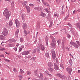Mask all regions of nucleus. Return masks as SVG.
Instances as JSON below:
<instances>
[{
  "instance_id": "nucleus-47",
  "label": "nucleus",
  "mask_w": 80,
  "mask_h": 80,
  "mask_svg": "<svg viewBox=\"0 0 80 80\" xmlns=\"http://www.w3.org/2000/svg\"><path fill=\"white\" fill-rule=\"evenodd\" d=\"M14 3L13 2H12L11 3V5L12 6V7H13L14 6Z\"/></svg>"
},
{
  "instance_id": "nucleus-46",
  "label": "nucleus",
  "mask_w": 80,
  "mask_h": 80,
  "mask_svg": "<svg viewBox=\"0 0 80 80\" xmlns=\"http://www.w3.org/2000/svg\"><path fill=\"white\" fill-rule=\"evenodd\" d=\"M68 36V37L69 38H71V36H70L69 35V34H68L67 35Z\"/></svg>"
},
{
  "instance_id": "nucleus-4",
  "label": "nucleus",
  "mask_w": 80,
  "mask_h": 80,
  "mask_svg": "<svg viewBox=\"0 0 80 80\" xmlns=\"http://www.w3.org/2000/svg\"><path fill=\"white\" fill-rule=\"evenodd\" d=\"M51 52H52V59L53 60H56V54H55V50H52Z\"/></svg>"
},
{
  "instance_id": "nucleus-2",
  "label": "nucleus",
  "mask_w": 80,
  "mask_h": 80,
  "mask_svg": "<svg viewBox=\"0 0 80 80\" xmlns=\"http://www.w3.org/2000/svg\"><path fill=\"white\" fill-rule=\"evenodd\" d=\"M4 14L5 16L6 17V18L8 19V18L9 17V12L8 11V9H6L4 11Z\"/></svg>"
},
{
  "instance_id": "nucleus-29",
  "label": "nucleus",
  "mask_w": 80,
  "mask_h": 80,
  "mask_svg": "<svg viewBox=\"0 0 80 80\" xmlns=\"http://www.w3.org/2000/svg\"><path fill=\"white\" fill-rule=\"evenodd\" d=\"M44 10L46 11V12H47L48 13H49V11L48 10V9L47 8H46V9H44Z\"/></svg>"
},
{
  "instance_id": "nucleus-62",
  "label": "nucleus",
  "mask_w": 80,
  "mask_h": 80,
  "mask_svg": "<svg viewBox=\"0 0 80 80\" xmlns=\"http://www.w3.org/2000/svg\"><path fill=\"white\" fill-rule=\"evenodd\" d=\"M69 17V15H68L65 18H68Z\"/></svg>"
},
{
  "instance_id": "nucleus-1",
  "label": "nucleus",
  "mask_w": 80,
  "mask_h": 80,
  "mask_svg": "<svg viewBox=\"0 0 80 80\" xmlns=\"http://www.w3.org/2000/svg\"><path fill=\"white\" fill-rule=\"evenodd\" d=\"M27 3V1H25L23 3H22V4L23 5V6H25V8H26L27 10L28 13H29L30 12V8L28 6L26 5Z\"/></svg>"
},
{
  "instance_id": "nucleus-63",
  "label": "nucleus",
  "mask_w": 80,
  "mask_h": 80,
  "mask_svg": "<svg viewBox=\"0 0 80 80\" xmlns=\"http://www.w3.org/2000/svg\"><path fill=\"white\" fill-rule=\"evenodd\" d=\"M78 12H80V9H78Z\"/></svg>"
},
{
  "instance_id": "nucleus-38",
  "label": "nucleus",
  "mask_w": 80,
  "mask_h": 80,
  "mask_svg": "<svg viewBox=\"0 0 80 80\" xmlns=\"http://www.w3.org/2000/svg\"><path fill=\"white\" fill-rule=\"evenodd\" d=\"M10 41L11 42H16V41L14 40V39H11Z\"/></svg>"
},
{
  "instance_id": "nucleus-53",
  "label": "nucleus",
  "mask_w": 80,
  "mask_h": 80,
  "mask_svg": "<svg viewBox=\"0 0 80 80\" xmlns=\"http://www.w3.org/2000/svg\"><path fill=\"white\" fill-rule=\"evenodd\" d=\"M13 49H14L16 51L17 50V48H15Z\"/></svg>"
},
{
  "instance_id": "nucleus-24",
  "label": "nucleus",
  "mask_w": 80,
  "mask_h": 80,
  "mask_svg": "<svg viewBox=\"0 0 80 80\" xmlns=\"http://www.w3.org/2000/svg\"><path fill=\"white\" fill-rule=\"evenodd\" d=\"M9 25L10 26H12L13 25V23L11 20L9 22Z\"/></svg>"
},
{
  "instance_id": "nucleus-9",
  "label": "nucleus",
  "mask_w": 80,
  "mask_h": 80,
  "mask_svg": "<svg viewBox=\"0 0 80 80\" xmlns=\"http://www.w3.org/2000/svg\"><path fill=\"white\" fill-rule=\"evenodd\" d=\"M54 67L56 71L58 70L59 69V68L56 63H54Z\"/></svg>"
},
{
  "instance_id": "nucleus-41",
  "label": "nucleus",
  "mask_w": 80,
  "mask_h": 80,
  "mask_svg": "<svg viewBox=\"0 0 80 80\" xmlns=\"http://www.w3.org/2000/svg\"><path fill=\"white\" fill-rule=\"evenodd\" d=\"M68 26H69L71 28L72 27V25L70 23H68Z\"/></svg>"
},
{
  "instance_id": "nucleus-48",
  "label": "nucleus",
  "mask_w": 80,
  "mask_h": 80,
  "mask_svg": "<svg viewBox=\"0 0 80 80\" xmlns=\"http://www.w3.org/2000/svg\"><path fill=\"white\" fill-rule=\"evenodd\" d=\"M62 45L63 46L64 45V42L63 41H62Z\"/></svg>"
},
{
  "instance_id": "nucleus-49",
  "label": "nucleus",
  "mask_w": 80,
  "mask_h": 80,
  "mask_svg": "<svg viewBox=\"0 0 80 80\" xmlns=\"http://www.w3.org/2000/svg\"><path fill=\"white\" fill-rule=\"evenodd\" d=\"M29 6H31V7H33V5L32 4H29Z\"/></svg>"
},
{
  "instance_id": "nucleus-54",
  "label": "nucleus",
  "mask_w": 80,
  "mask_h": 80,
  "mask_svg": "<svg viewBox=\"0 0 80 80\" xmlns=\"http://www.w3.org/2000/svg\"><path fill=\"white\" fill-rule=\"evenodd\" d=\"M71 1L72 2H75L76 1V0H71Z\"/></svg>"
},
{
  "instance_id": "nucleus-59",
  "label": "nucleus",
  "mask_w": 80,
  "mask_h": 80,
  "mask_svg": "<svg viewBox=\"0 0 80 80\" xmlns=\"http://www.w3.org/2000/svg\"><path fill=\"white\" fill-rule=\"evenodd\" d=\"M75 12H76V10H74L73 12V14H75Z\"/></svg>"
},
{
  "instance_id": "nucleus-31",
  "label": "nucleus",
  "mask_w": 80,
  "mask_h": 80,
  "mask_svg": "<svg viewBox=\"0 0 80 80\" xmlns=\"http://www.w3.org/2000/svg\"><path fill=\"white\" fill-rule=\"evenodd\" d=\"M35 76H37V77L39 76V75L38 73L37 72H36L35 73Z\"/></svg>"
},
{
  "instance_id": "nucleus-10",
  "label": "nucleus",
  "mask_w": 80,
  "mask_h": 80,
  "mask_svg": "<svg viewBox=\"0 0 80 80\" xmlns=\"http://www.w3.org/2000/svg\"><path fill=\"white\" fill-rule=\"evenodd\" d=\"M66 70L68 72L69 74H71V72L72 71V69L71 68H66Z\"/></svg>"
},
{
  "instance_id": "nucleus-14",
  "label": "nucleus",
  "mask_w": 80,
  "mask_h": 80,
  "mask_svg": "<svg viewBox=\"0 0 80 80\" xmlns=\"http://www.w3.org/2000/svg\"><path fill=\"white\" fill-rule=\"evenodd\" d=\"M48 65L49 68L53 67V64L51 62H49L48 63Z\"/></svg>"
},
{
  "instance_id": "nucleus-32",
  "label": "nucleus",
  "mask_w": 80,
  "mask_h": 80,
  "mask_svg": "<svg viewBox=\"0 0 80 80\" xmlns=\"http://www.w3.org/2000/svg\"><path fill=\"white\" fill-rule=\"evenodd\" d=\"M20 72L22 74L24 73V71H23V70L22 69H20Z\"/></svg>"
},
{
  "instance_id": "nucleus-3",
  "label": "nucleus",
  "mask_w": 80,
  "mask_h": 80,
  "mask_svg": "<svg viewBox=\"0 0 80 80\" xmlns=\"http://www.w3.org/2000/svg\"><path fill=\"white\" fill-rule=\"evenodd\" d=\"M50 37L52 40L51 44V45L54 47L55 46V43L56 42V41H55V38H53V37L52 36H51Z\"/></svg>"
},
{
  "instance_id": "nucleus-16",
  "label": "nucleus",
  "mask_w": 80,
  "mask_h": 80,
  "mask_svg": "<svg viewBox=\"0 0 80 80\" xmlns=\"http://www.w3.org/2000/svg\"><path fill=\"white\" fill-rule=\"evenodd\" d=\"M25 16L26 15L25 13H23L22 14V17L23 21H25Z\"/></svg>"
},
{
  "instance_id": "nucleus-50",
  "label": "nucleus",
  "mask_w": 80,
  "mask_h": 80,
  "mask_svg": "<svg viewBox=\"0 0 80 80\" xmlns=\"http://www.w3.org/2000/svg\"><path fill=\"white\" fill-rule=\"evenodd\" d=\"M35 59H36V58L35 57H33V58H32V60L33 61H34L35 60Z\"/></svg>"
},
{
  "instance_id": "nucleus-30",
  "label": "nucleus",
  "mask_w": 80,
  "mask_h": 80,
  "mask_svg": "<svg viewBox=\"0 0 80 80\" xmlns=\"http://www.w3.org/2000/svg\"><path fill=\"white\" fill-rule=\"evenodd\" d=\"M35 76H37V77L39 76V75L38 73L37 72H36L35 73Z\"/></svg>"
},
{
  "instance_id": "nucleus-57",
  "label": "nucleus",
  "mask_w": 80,
  "mask_h": 80,
  "mask_svg": "<svg viewBox=\"0 0 80 80\" xmlns=\"http://www.w3.org/2000/svg\"><path fill=\"white\" fill-rule=\"evenodd\" d=\"M32 80H39V79H35V78H33Z\"/></svg>"
},
{
  "instance_id": "nucleus-64",
  "label": "nucleus",
  "mask_w": 80,
  "mask_h": 80,
  "mask_svg": "<svg viewBox=\"0 0 80 80\" xmlns=\"http://www.w3.org/2000/svg\"><path fill=\"white\" fill-rule=\"evenodd\" d=\"M64 7V6H63L62 7V10H63V8Z\"/></svg>"
},
{
  "instance_id": "nucleus-22",
  "label": "nucleus",
  "mask_w": 80,
  "mask_h": 80,
  "mask_svg": "<svg viewBox=\"0 0 80 80\" xmlns=\"http://www.w3.org/2000/svg\"><path fill=\"white\" fill-rule=\"evenodd\" d=\"M4 38V37L1 35H0V39L3 40Z\"/></svg>"
},
{
  "instance_id": "nucleus-36",
  "label": "nucleus",
  "mask_w": 80,
  "mask_h": 80,
  "mask_svg": "<svg viewBox=\"0 0 80 80\" xmlns=\"http://www.w3.org/2000/svg\"><path fill=\"white\" fill-rule=\"evenodd\" d=\"M27 72L28 75H30L31 74V72L29 71H28Z\"/></svg>"
},
{
  "instance_id": "nucleus-5",
  "label": "nucleus",
  "mask_w": 80,
  "mask_h": 80,
  "mask_svg": "<svg viewBox=\"0 0 80 80\" xmlns=\"http://www.w3.org/2000/svg\"><path fill=\"white\" fill-rule=\"evenodd\" d=\"M2 34L4 36H7L8 35V31L6 29V28H4Z\"/></svg>"
},
{
  "instance_id": "nucleus-12",
  "label": "nucleus",
  "mask_w": 80,
  "mask_h": 80,
  "mask_svg": "<svg viewBox=\"0 0 80 80\" xmlns=\"http://www.w3.org/2000/svg\"><path fill=\"white\" fill-rule=\"evenodd\" d=\"M39 16H40L45 17L46 16V15L45 13H43L42 12H41L40 13V14L39 15Z\"/></svg>"
},
{
  "instance_id": "nucleus-11",
  "label": "nucleus",
  "mask_w": 80,
  "mask_h": 80,
  "mask_svg": "<svg viewBox=\"0 0 80 80\" xmlns=\"http://www.w3.org/2000/svg\"><path fill=\"white\" fill-rule=\"evenodd\" d=\"M29 53V52L28 51H25L22 53V55H27Z\"/></svg>"
},
{
  "instance_id": "nucleus-19",
  "label": "nucleus",
  "mask_w": 80,
  "mask_h": 80,
  "mask_svg": "<svg viewBox=\"0 0 80 80\" xmlns=\"http://www.w3.org/2000/svg\"><path fill=\"white\" fill-rule=\"evenodd\" d=\"M49 70L50 71V72H52L53 71V68L51 67L49 68Z\"/></svg>"
},
{
  "instance_id": "nucleus-15",
  "label": "nucleus",
  "mask_w": 80,
  "mask_h": 80,
  "mask_svg": "<svg viewBox=\"0 0 80 80\" xmlns=\"http://www.w3.org/2000/svg\"><path fill=\"white\" fill-rule=\"evenodd\" d=\"M19 32V29H17V30L15 32V36L17 37V38L18 37V33Z\"/></svg>"
},
{
  "instance_id": "nucleus-58",
  "label": "nucleus",
  "mask_w": 80,
  "mask_h": 80,
  "mask_svg": "<svg viewBox=\"0 0 80 80\" xmlns=\"http://www.w3.org/2000/svg\"><path fill=\"white\" fill-rule=\"evenodd\" d=\"M28 34H30V32L28 31Z\"/></svg>"
},
{
  "instance_id": "nucleus-6",
  "label": "nucleus",
  "mask_w": 80,
  "mask_h": 80,
  "mask_svg": "<svg viewBox=\"0 0 80 80\" xmlns=\"http://www.w3.org/2000/svg\"><path fill=\"white\" fill-rule=\"evenodd\" d=\"M57 76L62 79H67L66 76L64 75H62L60 73H58Z\"/></svg>"
},
{
  "instance_id": "nucleus-44",
  "label": "nucleus",
  "mask_w": 80,
  "mask_h": 80,
  "mask_svg": "<svg viewBox=\"0 0 80 80\" xmlns=\"http://www.w3.org/2000/svg\"><path fill=\"white\" fill-rule=\"evenodd\" d=\"M57 42H58V44H60V42H60V40H58L57 41Z\"/></svg>"
},
{
  "instance_id": "nucleus-25",
  "label": "nucleus",
  "mask_w": 80,
  "mask_h": 80,
  "mask_svg": "<svg viewBox=\"0 0 80 80\" xmlns=\"http://www.w3.org/2000/svg\"><path fill=\"white\" fill-rule=\"evenodd\" d=\"M39 76H40V77L39 78V79H41V77H43V74L42 73H40V75H39Z\"/></svg>"
},
{
  "instance_id": "nucleus-7",
  "label": "nucleus",
  "mask_w": 80,
  "mask_h": 80,
  "mask_svg": "<svg viewBox=\"0 0 80 80\" xmlns=\"http://www.w3.org/2000/svg\"><path fill=\"white\" fill-rule=\"evenodd\" d=\"M70 43L71 44V45L74 46V47L76 48H78L79 47V46H80L79 45L77 44L76 43H74L73 42H70Z\"/></svg>"
},
{
  "instance_id": "nucleus-8",
  "label": "nucleus",
  "mask_w": 80,
  "mask_h": 80,
  "mask_svg": "<svg viewBox=\"0 0 80 80\" xmlns=\"http://www.w3.org/2000/svg\"><path fill=\"white\" fill-rule=\"evenodd\" d=\"M15 22L16 25L17 27V28H19L20 26V23L19 21L17 19H16L15 21Z\"/></svg>"
},
{
  "instance_id": "nucleus-35",
  "label": "nucleus",
  "mask_w": 80,
  "mask_h": 80,
  "mask_svg": "<svg viewBox=\"0 0 80 80\" xmlns=\"http://www.w3.org/2000/svg\"><path fill=\"white\" fill-rule=\"evenodd\" d=\"M23 39L22 38H21L20 39V41L21 42H23Z\"/></svg>"
},
{
  "instance_id": "nucleus-42",
  "label": "nucleus",
  "mask_w": 80,
  "mask_h": 80,
  "mask_svg": "<svg viewBox=\"0 0 80 80\" xmlns=\"http://www.w3.org/2000/svg\"><path fill=\"white\" fill-rule=\"evenodd\" d=\"M24 33L26 35L28 34V32L25 30H24Z\"/></svg>"
},
{
  "instance_id": "nucleus-17",
  "label": "nucleus",
  "mask_w": 80,
  "mask_h": 80,
  "mask_svg": "<svg viewBox=\"0 0 80 80\" xmlns=\"http://www.w3.org/2000/svg\"><path fill=\"white\" fill-rule=\"evenodd\" d=\"M42 0V2H43V3L44 5H47V6H50V5L49 4H48V3L47 2H44V1L43 0Z\"/></svg>"
},
{
  "instance_id": "nucleus-52",
  "label": "nucleus",
  "mask_w": 80,
  "mask_h": 80,
  "mask_svg": "<svg viewBox=\"0 0 80 80\" xmlns=\"http://www.w3.org/2000/svg\"><path fill=\"white\" fill-rule=\"evenodd\" d=\"M44 80H49L48 79V78H44Z\"/></svg>"
},
{
  "instance_id": "nucleus-60",
  "label": "nucleus",
  "mask_w": 80,
  "mask_h": 80,
  "mask_svg": "<svg viewBox=\"0 0 80 80\" xmlns=\"http://www.w3.org/2000/svg\"><path fill=\"white\" fill-rule=\"evenodd\" d=\"M19 45V44L18 43H17V44L16 45V46H18Z\"/></svg>"
},
{
  "instance_id": "nucleus-40",
  "label": "nucleus",
  "mask_w": 80,
  "mask_h": 80,
  "mask_svg": "<svg viewBox=\"0 0 80 80\" xmlns=\"http://www.w3.org/2000/svg\"><path fill=\"white\" fill-rule=\"evenodd\" d=\"M22 50V48L21 47H20L19 48V52H20Z\"/></svg>"
},
{
  "instance_id": "nucleus-45",
  "label": "nucleus",
  "mask_w": 80,
  "mask_h": 80,
  "mask_svg": "<svg viewBox=\"0 0 80 80\" xmlns=\"http://www.w3.org/2000/svg\"><path fill=\"white\" fill-rule=\"evenodd\" d=\"M52 22L51 23V24H50L49 25V27L51 28L52 27Z\"/></svg>"
},
{
  "instance_id": "nucleus-37",
  "label": "nucleus",
  "mask_w": 80,
  "mask_h": 80,
  "mask_svg": "<svg viewBox=\"0 0 80 80\" xmlns=\"http://www.w3.org/2000/svg\"><path fill=\"white\" fill-rule=\"evenodd\" d=\"M39 9V8L38 7H36L34 8V10H38Z\"/></svg>"
},
{
  "instance_id": "nucleus-39",
  "label": "nucleus",
  "mask_w": 80,
  "mask_h": 80,
  "mask_svg": "<svg viewBox=\"0 0 80 80\" xmlns=\"http://www.w3.org/2000/svg\"><path fill=\"white\" fill-rule=\"evenodd\" d=\"M13 46L12 44H9L8 45L7 47H12Z\"/></svg>"
},
{
  "instance_id": "nucleus-61",
  "label": "nucleus",
  "mask_w": 80,
  "mask_h": 80,
  "mask_svg": "<svg viewBox=\"0 0 80 80\" xmlns=\"http://www.w3.org/2000/svg\"><path fill=\"white\" fill-rule=\"evenodd\" d=\"M67 49H68V51H69V49L68 48H66Z\"/></svg>"
},
{
  "instance_id": "nucleus-51",
  "label": "nucleus",
  "mask_w": 80,
  "mask_h": 80,
  "mask_svg": "<svg viewBox=\"0 0 80 80\" xmlns=\"http://www.w3.org/2000/svg\"><path fill=\"white\" fill-rule=\"evenodd\" d=\"M13 71L14 72H17V71L16 70V69H14Z\"/></svg>"
},
{
  "instance_id": "nucleus-21",
  "label": "nucleus",
  "mask_w": 80,
  "mask_h": 80,
  "mask_svg": "<svg viewBox=\"0 0 80 80\" xmlns=\"http://www.w3.org/2000/svg\"><path fill=\"white\" fill-rule=\"evenodd\" d=\"M49 52H46V56L47 58H48V57H50L49 55Z\"/></svg>"
},
{
  "instance_id": "nucleus-55",
  "label": "nucleus",
  "mask_w": 80,
  "mask_h": 80,
  "mask_svg": "<svg viewBox=\"0 0 80 80\" xmlns=\"http://www.w3.org/2000/svg\"><path fill=\"white\" fill-rule=\"evenodd\" d=\"M48 75H49L50 77H52V74H51L48 73Z\"/></svg>"
},
{
  "instance_id": "nucleus-27",
  "label": "nucleus",
  "mask_w": 80,
  "mask_h": 80,
  "mask_svg": "<svg viewBox=\"0 0 80 80\" xmlns=\"http://www.w3.org/2000/svg\"><path fill=\"white\" fill-rule=\"evenodd\" d=\"M4 60L5 61L8 62H9L10 61V60L7 59H4Z\"/></svg>"
},
{
  "instance_id": "nucleus-20",
  "label": "nucleus",
  "mask_w": 80,
  "mask_h": 80,
  "mask_svg": "<svg viewBox=\"0 0 80 80\" xmlns=\"http://www.w3.org/2000/svg\"><path fill=\"white\" fill-rule=\"evenodd\" d=\"M41 47L42 49V50H44L45 49V47L43 45H41Z\"/></svg>"
},
{
  "instance_id": "nucleus-28",
  "label": "nucleus",
  "mask_w": 80,
  "mask_h": 80,
  "mask_svg": "<svg viewBox=\"0 0 80 80\" xmlns=\"http://www.w3.org/2000/svg\"><path fill=\"white\" fill-rule=\"evenodd\" d=\"M54 16L56 17V18H58V14H54Z\"/></svg>"
},
{
  "instance_id": "nucleus-34",
  "label": "nucleus",
  "mask_w": 80,
  "mask_h": 80,
  "mask_svg": "<svg viewBox=\"0 0 80 80\" xmlns=\"http://www.w3.org/2000/svg\"><path fill=\"white\" fill-rule=\"evenodd\" d=\"M76 42H77V43H78V44L79 46H80V42L79 41H76Z\"/></svg>"
},
{
  "instance_id": "nucleus-43",
  "label": "nucleus",
  "mask_w": 80,
  "mask_h": 80,
  "mask_svg": "<svg viewBox=\"0 0 80 80\" xmlns=\"http://www.w3.org/2000/svg\"><path fill=\"white\" fill-rule=\"evenodd\" d=\"M0 51H3V50H5V49L4 48H3L2 49H0Z\"/></svg>"
},
{
  "instance_id": "nucleus-18",
  "label": "nucleus",
  "mask_w": 80,
  "mask_h": 80,
  "mask_svg": "<svg viewBox=\"0 0 80 80\" xmlns=\"http://www.w3.org/2000/svg\"><path fill=\"white\" fill-rule=\"evenodd\" d=\"M76 27L80 30V23H78L76 24Z\"/></svg>"
},
{
  "instance_id": "nucleus-56",
  "label": "nucleus",
  "mask_w": 80,
  "mask_h": 80,
  "mask_svg": "<svg viewBox=\"0 0 80 80\" xmlns=\"http://www.w3.org/2000/svg\"><path fill=\"white\" fill-rule=\"evenodd\" d=\"M46 42H47V43L48 44V39H46Z\"/></svg>"
},
{
  "instance_id": "nucleus-33",
  "label": "nucleus",
  "mask_w": 80,
  "mask_h": 80,
  "mask_svg": "<svg viewBox=\"0 0 80 80\" xmlns=\"http://www.w3.org/2000/svg\"><path fill=\"white\" fill-rule=\"evenodd\" d=\"M69 63L70 64L72 65V60H70L69 61Z\"/></svg>"
},
{
  "instance_id": "nucleus-13",
  "label": "nucleus",
  "mask_w": 80,
  "mask_h": 80,
  "mask_svg": "<svg viewBox=\"0 0 80 80\" xmlns=\"http://www.w3.org/2000/svg\"><path fill=\"white\" fill-rule=\"evenodd\" d=\"M22 27L24 29H26L27 28V25L26 23H23L22 25Z\"/></svg>"
},
{
  "instance_id": "nucleus-26",
  "label": "nucleus",
  "mask_w": 80,
  "mask_h": 80,
  "mask_svg": "<svg viewBox=\"0 0 80 80\" xmlns=\"http://www.w3.org/2000/svg\"><path fill=\"white\" fill-rule=\"evenodd\" d=\"M36 49H35L32 50V53H35L36 52Z\"/></svg>"
},
{
  "instance_id": "nucleus-23",
  "label": "nucleus",
  "mask_w": 80,
  "mask_h": 80,
  "mask_svg": "<svg viewBox=\"0 0 80 80\" xmlns=\"http://www.w3.org/2000/svg\"><path fill=\"white\" fill-rule=\"evenodd\" d=\"M22 77L21 75H19L18 76V78L20 80H21L22 79Z\"/></svg>"
}]
</instances>
